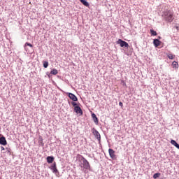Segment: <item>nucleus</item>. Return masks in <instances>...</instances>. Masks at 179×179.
I'll list each match as a JSON object with an SVG mask.
<instances>
[{"label":"nucleus","instance_id":"nucleus-8","mask_svg":"<svg viewBox=\"0 0 179 179\" xmlns=\"http://www.w3.org/2000/svg\"><path fill=\"white\" fill-rule=\"evenodd\" d=\"M1 145H3V146L8 145V142L6 141V138L3 136L1 137Z\"/></svg>","mask_w":179,"mask_h":179},{"label":"nucleus","instance_id":"nucleus-6","mask_svg":"<svg viewBox=\"0 0 179 179\" xmlns=\"http://www.w3.org/2000/svg\"><path fill=\"white\" fill-rule=\"evenodd\" d=\"M108 153H109V156L110 157H111V159H115L116 157H115V151H114V150L110 148L108 150Z\"/></svg>","mask_w":179,"mask_h":179},{"label":"nucleus","instance_id":"nucleus-11","mask_svg":"<svg viewBox=\"0 0 179 179\" xmlns=\"http://www.w3.org/2000/svg\"><path fill=\"white\" fill-rule=\"evenodd\" d=\"M46 160H47L48 163H49V164L52 163V162H54V157L48 156V157H47Z\"/></svg>","mask_w":179,"mask_h":179},{"label":"nucleus","instance_id":"nucleus-22","mask_svg":"<svg viewBox=\"0 0 179 179\" xmlns=\"http://www.w3.org/2000/svg\"><path fill=\"white\" fill-rule=\"evenodd\" d=\"M43 66L45 68H48V62L47 61L43 62Z\"/></svg>","mask_w":179,"mask_h":179},{"label":"nucleus","instance_id":"nucleus-1","mask_svg":"<svg viewBox=\"0 0 179 179\" xmlns=\"http://www.w3.org/2000/svg\"><path fill=\"white\" fill-rule=\"evenodd\" d=\"M77 159L79 162H83L84 169H86V170H89V169H90V164H89V162L85 158H84L83 156L78 155Z\"/></svg>","mask_w":179,"mask_h":179},{"label":"nucleus","instance_id":"nucleus-20","mask_svg":"<svg viewBox=\"0 0 179 179\" xmlns=\"http://www.w3.org/2000/svg\"><path fill=\"white\" fill-rule=\"evenodd\" d=\"M172 66H173V68H177V66H178V63L176 61L173 62Z\"/></svg>","mask_w":179,"mask_h":179},{"label":"nucleus","instance_id":"nucleus-23","mask_svg":"<svg viewBox=\"0 0 179 179\" xmlns=\"http://www.w3.org/2000/svg\"><path fill=\"white\" fill-rule=\"evenodd\" d=\"M6 155H8V156H10V151L9 150V149L6 148Z\"/></svg>","mask_w":179,"mask_h":179},{"label":"nucleus","instance_id":"nucleus-13","mask_svg":"<svg viewBox=\"0 0 179 179\" xmlns=\"http://www.w3.org/2000/svg\"><path fill=\"white\" fill-rule=\"evenodd\" d=\"M171 145H173V146H176L177 148V149H179V144L177 143V142L176 141L171 140Z\"/></svg>","mask_w":179,"mask_h":179},{"label":"nucleus","instance_id":"nucleus-16","mask_svg":"<svg viewBox=\"0 0 179 179\" xmlns=\"http://www.w3.org/2000/svg\"><path fill=\"white\" fill-rule=\"evenodd\" d=\"M58 74V70L54 69L50 71V75H57Z\"/></svg>","mask_w":179,"mask_h":179},{"label":"nucleus","instance_id":"nucleus-2","mask_svg":"<svg viewBox=\"0 0 179 179\" xmlns=\"http://www.w3.org/2000/svg\"><path fill=\"white\" fill-rule=\"evenodd\" d=\"M50 170L55 174L56 177H59V171L57 169V163L54 162L50 166Z\"/></svg>","mask_w":179,"mask_h":179},{"label":"nucleus","instance_id":"nucleus-5","mask_svg":"<svg viewBox=\"0 0 179 179\" xmlns=\"http://www.w3.org/2000/svg\"><path fill=\"white\" fill-rule=\"evenodd\" d=\"M74 111L76 113V114H79V115H83V111L82 110V108L79 106H76L74 108Z\"/></svg>","mask_w":179,"mask_h":179},{"label":"nucleus","instance_id":"nucleus-14","mask_svg":"<svg viewBox=\"0 0 179 179\" xmlns=\"http://www.w3.org/2000/svg\"><path fill=\"white\" fill-rule=\"evenodd\" d=\"M38 143L41 146H44V141H43V137L41 136L39 137Z\"/></svg>","mask_w":179,"mask_h":179},{"label":"nucleus","instance_id":"nucleus-10","mask_svg":"<svg viewBox=\"0 0 179 179\" xmlns=\"http://www.w3.org/2000/svg\"><path fill=\"white\" fill-rule=\"evenodd\" d=\"M92 117L93 118L94 122H95L96 124H99V119L97 118V116H96V114L92 113Z\"/></svg>","mask_w":179,"mask_h":179},{"label":"nucleus","instance_id":"nucleus-18","mask_svg":"<svg viewBox=\"0 0 179 179\" xmlns=\"http://www.w3.org/2000/svg\"><path fill=\"white\" fill-rule=\"evenodd\" d=\"M161 176V173H155L153 175V178L156 179V178H159V177H160Z\"/></svg>","mask_w":179,"mask_h":179},{"label":"nucleus","instance_id":"nucleus-17","mask_svg":"<svg viewBox=\"0 0 179 179\" xmlns=\"http://www.w3.org/2000/svg\"><path fill=\"white\" fill-rule=\"evenodd\" d=\"M167 57L169 59H174V58L176 57V55H173V54H168Z\"/></svg>","mask_w":179,"mask_h":179},{"label":"nucleus","instance_id":"nucleus-4","mask_svg":"<svg viewBox=\"0 0 179 179\" xmlns=\"http://www.w3.org/2000/svg\"><path fill=\"white\" fill-rule=\"evenodd\" d=\"M165 19L166 20H167V22H169V23H171V22L174 20V17H173V13H167V14L166 15Z\"/></svg>","mask_w":179,"mask_h":179},{"label":"nucleus","instance_id":"nucleus-25","mask_svg":"<svg viewBox=\"0 0 179 179\" xmlns=\"http://www.w3.org/2000/svg\"><path fill=\"white\" fill-rule=\"evenodd\" d=\"M119 106H120V107H124V104L122 103V102H120V103H119Z\"/></svg>","mask_w":179,"mask_h":179},{"label":"nucleus","instance_id":"nucleus-15","mask_svg":"<svg viewBox=\"0 0 179 179\" xmlns=\"http://www.w3.org/2000/svg\"><path fill=\"white\" fill-rule=\"evenodd\" d=\"M80 1L83 5H84V6H89V3H87L86 0H80Z\"/></svg>","mask_w":179,"mask_h":179},{"label":"nucleus","instance_id":"nucleus-3","mask_svg":"<svg viewBox=\"0 0 179 179\" xmlns=\"http://www.w3.org/2000/svg\"><path fill=\"white\" fill-rule=\"evenodd\" d=\"M117 44H119L120 47H125L126 48H128L129 47V44L127 43L124 41H122V39H118L117 41Z\"/></svg>","mask_w":179,"mask_h":179},{"label":"nucleus","instance_id":"nucleus-12","mask_svg":"<svg viewBox=\"0 0 179 179\" xmlns=\"http://www.w3.org/2000/svg\"><path fill=\"white\" fill-rule=\"evenodd\" d=\"M153 44L155 47H159L160 45V41L159 39H154Z\"/></svg>","mask_w":179,"mask_h":179},{"label":"nucleus","instance_id":"nucleus-26","mask_svg":"<svg viewBox=\"0 0 179 179\" xmlns=\"http://www.w3.org/2000/svg\"><path fill=\"white\" fill-rule=\"evenodd\" d=\"M1 150H5V148L3 147H1Z\"/></svg>","mask_w":179,"mask_h":179},{"label":"nucleus","instance_id":"nucleus-9","mask_svg":"<svg viewBox=\"0 0 179 179\" xmlns=\"http://www.w3.org/2000/svg\"><path fill=\"white\" fill-rule=\"evenodd\" d=\"M94 135L95 136L96 139H99V141H100V139L101 138V137L100 136V133H99V131L97 130H95L94 131Z\"/></svg>","mask_w":179,"mask_h":179},{"label":"nucleus","instance_id":"nucleus-7","mask_svg":"<svg viewBox=\"0 0 179 179\" xmlns=\"http://www.w3.org/2000/svg\"><path fill=\"white\" fill-rule=\"evenodd\" d=\"M69 97L71 99V100H73V101H78V97H76L75 94L72 93H69Z\"/></svg>","mask_w":179,"mask_h":179},{"label":"nucleus","instance_id":"nucleus-21","mask_svg":"<svg viewBox=\"0 0 179 179\" xmlns=\"http://www.w3.org/2000/svg\"><path fill=\"white\" fill-rule=\"evenodd\" d=\"M31 47V48H33V45H31V43H26L25 44H24V47Z\"/></svg>","mask_w":179,"mask_h":179},{"label":"nucleus","instance_id":"nucleus-19","mask_svg":"<svg viewBox=\"0 0 179 179\" xmlns=\"http://www.w3.org/2000/svg\"><path fill=\"white\" fill-rule=\"evenodd\" d=\"M150 33H151L152 36H157V32H156V31H155L153 29H150Z\"/></svg>","mask_w":179,"mask_h":179},{"label":"nucleus","instance_id":"nucleus-24","mask_svg":"<svg viewBox=\"0 0 179 179\" xmlns=\"http://www.w3.org/2000/svg\"><path fill=\"white\" fill-rule=\"evenodd\" d=\"M72 106L75 108L76 107H78V103H76V102H72Z\"/></svg>","mask_w":179,"mask_h":179}]
</instances>
